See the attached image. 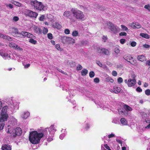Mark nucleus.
I'll return each instance as SVG.
<instances>
[{
  "label": "nucleus",
  "mask_w": 150,
  "mask_h": 150,
  "mask_svg": "<svg viewBox=\"0 0 150 150\" xmlns=\"http://www.w3.org/2000/svg\"><path fill=\"white\" fill-rule=\"evenodd\" d=\"M47 132V129H45L41 133H38L36 131H33L30 132L29 140L33 144L38 143L40 139L43 136H46Z\"/></svg>",
  "instance_id": "1"
},
{
  "label": "nucleus",
  "mask_w": 150,
  "mask_h": 150,
  "mask_svg": "<svg viewBox=\"0 0 150 150\" xmlns=\"http://www.w3.org/2000/svg\"><path fill=\"white\" fill-rule=\"evenodd\" d=\"M72 15L75 18L79 21H84L86 17L83 12L76 8H72L71 10Z\"/></svg>",
  "instance_id": "2"
},
{
  "label": "nucleus",
  "mask_w": 150,
  "mask_h": 150,
  "mask_svg": "<svg viewBox=\"0 0 150 150\" xmlns=\"http://www.w3.org/2000/svg\"><path fill=\"white\" fill-rule=\"evenodd\" d=\"M6 131L7 133H10L12 136L15 137L16 136H19L22 133L21 129L20 127H17L16 129L8 126L6 128Z\"/></svg>",
  "instance_id": "3"
},
{
  "label": "nucleus",
  "mask_w": 150,
  "mask_h": 150,
  "mask_svg": "<svg viewBox=\"0 0 150 150\" xmlns=\"http://www.w3.org/2000/svg\"><path fill=\"white\" fill-rule=\"evenodd\" d=\"M28 3L32 6H33L37 10L40 11L45 10V6L40 2L38 1L37 0H29Z\"/></svg>",
  "instance_id": "4"
},
{
  "label": "nucleus",
  "mask_w": 150,
  "mask_h": 150,
  "mask_svg": "<svg viewBox=\"0 0 150 150\" xmlns=\"http://www.w3.org/2000/svg\"><path fill=\"white\" fill-rule=\"evenodd\" d=\"M45 129H47L48 133H46L47 135H46V136H43V137L45 138L46 139L47 138L48 141L50 142L53 140L52 138L56 130L54 128V126L53 125H52L48 128H47Z\"/></svg>",
  "instance_id": "5"
},
{
  "label": "nucleus",
  "mask_w": 150,
  "mask_h": 150,
  "mask_svg": "<svg viewBox=\"0 0 150 150\" xmlns=\"http://www.w3.org/2000/svg\"><path fill=\"white\" fill-rule=\"evenodd\" d=\"M6 101L8 104L11 105V108L15 110H17L18 109V103L16 101L13 100L12 97L7 98Z\"/></svg>",
  "instance_id": "6"
},
{
  "label": "nucleus",
  "mask_w": 150,
  "mask_h": 150,
  "mask_svg": "<svg viewBox=\"0 0 150 150\" xmlns=\"http://www.w3.org/2000/svg\"><path fill=\"white\" fill-rule=\"evenodd\" d=\"M135 76L133 77V79H129L127 80L126 79L125 80V83H127L129 87H131L134 86L136 83V81L135 79Z\"/></svg>",
  "instance_id": "7"
},
{
  "label": "nucleus",
  "mask_w": 150,
  "mask_h": 150,
  "mask_svg": "<svg viewBox=\"0 0 150 150\" xmlns=\"http://www.w3.org/2000/svg\"><path fill=\"white\" fill-rule=\"evenodd\" d=\"M0 55L5 59H13L12 54H8L5 53L4 50H0Z\"/></svg>",
  "instance_id": "8"
},
{
  "label": "nucleus",
  "mask_w": 150,
  "mask_h": 150,
  "mask_svg": "<svg viewBox=\"0 0 150 150\" xmlns=\"http://www.w3.org/2000/svg\"><path fill=\"white\" fill-rule=\"evenodd\" d=\"M106 25L112 32L114 33H115L116 32L117 30V28H118L116 26L114 25L112 23L110 22H108L106 23Z\"/></svg>",
  "instance_id": "9"
},
{
  "label": "nucleus",
  "mask_w": 150,
  "mask_h": 150,
  "mask_svg": "<svg viewBox=\"0 0 150 150\" xmlns=\"http://www.w3.org/2000/svg\"><path fill=\"white\" fill-rule=\"evenodd\" d=\"M123 58L132 64L134 65L136 64V60H133L132 62L130 61L133 59V58L129 55H125L123 56Z\"/></svg>",
  "instance_id": "10"
},
{
  "label": "nucleus",
  "mask_w": 150,
  "mask_h": 150,
  "mask_svg": "<svg viewBox=\"0 0 150 150\" xmlns=\"http://www.w3.org/2000/svg\"><path fill=\"white\" fill-rule=\"evenodd\" d=\"M25 14L26 15L31 17L36 18L38 15V14L35 12H33L30 10H26L25 11Z\"/></svg>",
  "instance_id": "11"
},
{
  "label": "nucleus",
  "mask_w": 150,
  "mask_h": 150,
  "mask_svg": "<svg viewBox=\"0 0 150 150\" xmlns=\"http://www.w3.org/2000/svg\"><path fill=\"white\" fill-rule=\"evenodd\" d=\"M97 52L100 53H102L105 55H109L110 54V51L108 49L105 48L99 47L97 49Z\"/></svg>",
  "instance_id": "12"
},
{
  "label": "nucleus",
  "mask_w": 150,
  "mask_h": 150,
  "mask_svg": "<svg viewBox=\"0 0 150 150\" xmlns=\"http://www.w3.org/2000/svg\"><path fill=\"white\" fill-rule=\"evenodd\" d=\"M8 117L7 114H1L0 116V121L4 122L5 121L7 120Z\"/></svg>",
  "instance_id": "13"
},
{
  "label": "nucleus",
  "mask_w": 150,
  "mask_h": 150,
  "mask_svg": "<svg viewBox=\"0 0 150 150\" xmlns=\"http://www.w3.org/2000/svg\"><path fill=\"white\" fill-rule=\"evenodd\" d=\"M118 112L120 115H124L125 116H127L128 115V112H126L124 107L123 108L122 107H120L118 109Z\"/></svg>",
  "instance_id": "14"
},
{
  "label": "nucleus",
  "mask_w": 150,
  "mask_h": 150,
  "mask_svg": "<svg viewBox=\"0 0 150 150\" xmlns=\"http://www.w3.org/2000/svg\"><path fill=\"white\" fill-rule=\"evenodd\" d=\"M129 25L133 28H139L141 27V25L138 23L135 22L130 23Z\"/></svg>",
  "instance_id": "15"
},
{
  "label": "nucleus",
  "mask_w": 150,
  "mask_h": 150,
  "mask_svg": "<svg viewBox=\"0 0 150 150\" xmlns=\"http://www.w3.org/2000/svg\"><path fill=\"white\" fill-rule=\"evenodd\" d=\"M11 30L14 36L18 37V36L20 35V33L18 31V29L16 28H12Z\"/></svg>",
  "instance_id": "16"
},
{
  "label": "nucleus",
  "mask_w": 150,
  "mask_h": 150,
  "mask_svg": "<svg viewBox=\"0 0 150 150\" xmlns=\"http://www.w3.org/2000/svg\"><path fill=\"white\" fill-rule=\"evenodd\" d=\"M33 28L35 32L38 34L41 33L42 29L34 25L33 27Z\"/></svg>",
  "instance_id": "17"
},
{
  "label": "nucleus",
  "mask_w": 150,
  "mask_h": 150,
  "mask_svg": "<svg viewBox=\"0 0 150 150\" xmlns=\"http://www.w3.org/2000/svg\"><path fill=\"white\" fill-rule=\"evenodd\" d=\"M0 38L5 39L9 41H11L12 39L9 36L4 35L0 33Z\"/></svg>",
  "instance_id": "18"
},
{
  "label": "nucleus",
  "mask_w": 150,
  "mask_h": 150,
  "mask_svg": "<svg viewBox=\"0 0 150 150\" xmlns=\"http://www.w3.org/2000/svg\"><path fill=\"white\" fill-rule=\"evenodd\" d=\"M30 115V113L28 112H24L21 115V117L24 119H26Z\"/></svg>",
  "instance_id": "19"
},
{
  "label": "nucleus",
  "mask_w": 150,
  "mask_h": 150,
  "mask_svg": "<svg viewBox=\"0 0 150 150\" xmlns=\"http://www.w3.org/2000/svg\"><path fill=\"white\" fill-rule=\"evenodd\" d=\"M2 150H11V148L10 145H5L2 146Z\"/></svg>",
  "instance_id": "20"
},
{
  "label": "nucleus",
  "mask_w": 150,
  "mask_h": 150,
  "mask_svg": "<svg viewBox=\"0 0 150 150\" xmlns=\"http://www.w3.org/2000/svg\"><path fill=\"white\" fill-rule=\"evenodd\" d=\"M121 123L123 125H128L127 120L124 118H122L120 120Z\"/></svg>",
  "instance_id": "21"
},
{
  "label": "nucleus",
  "mask_w": 150,
  "mask_h": 150,
  "mask_svg": "<svg viewBox=\"0 0 150 150\" xmlns=\"http://www.w3.org/2000/svg\"><path fill=\"white\" fill-rule=\"evenodd\" d=\"M121 90V88L119 87H118L115 86L114 87L113 91L115 93H117L120 92Z\"/></svg>",
  "instance_id": "22"
},
{
  "label": "nucleus",
  "mask_w": 150,
  "mask_h": 150,
  "mask_svg": "<svg viewBox=\"0 0 150 150\" xmlns=\"http://www.w3.org/2000/svg\"><path fill=\"white\" fill-rule=\"evenodd\" d=\"M52 27L54 28L57 29H60L62 27L61 25L59 23L56 22L53 24Z\"/></svg>",
  "instance_id": "23"
},
{
  "label": "nucleus",
  "mask_w": 150,
  "mask_h": 150,
  "mask_svg": "<svg viewBox=\"0 0 150 150\" xmlns=\"http://www.w3.org/2000/svg\"><path fill=\"white\" fill-rule=\"evenodd\" d=\"M123 106L126 112H127L128 111H131L132 110V108L128 105H125Z\"/></svg>",
  "instance_id": "24"
},
{
  "label": "nucleus",
  "mask_w": 150,
  "mask_h": 150,
  "mask_svg": "<svg viewBox=\"0 0 150 150\" xmlns=\"http://www.w3.org/2000/svg\"><path fill=\"white\" fill-rule=\"evenodd\" d=\"M8 108L7 106H5L3 107L1 110V114H7V112L8 111Z\"/></svg>",
  "instance_id": "25"
},
{
  "label": "nucleus",
  "mask_w": 150,
  "mask_h": 150,
  "mask_svg": "<svg viewBox=\"0 0 150 150\" xmlns=\"http://www.w3.org/2000/svg\"><path fill=\"white\" fill-rule=\"evenodd\" d=\"M138 59L141 62H143L146 60L145 57L143 55H139L137 57Z\"/></svg>",
  "instance_id": "26"
},
{
  "label": "nucleus",
  "mask_w": 150,
  "mask_h": 150,
  "mask_svg": "<svg viewBox=\"0 0 150 150\" xmlns=\"http://www.w3.org/2000/svg\"><path fill=\"white\" fill-rule=\"evenodd\" d=\"M140 35L142 37L146 38V39L150 38V35H149L146 33H141L140 34Z\"/></svg>",
  "instance_id": "27"
},
{
  "label": "nucleus",
  "mask_w": 150,
  "mask_h": 150,
  "mask_svg": "<svg viewBox=\"0 0 150 150\" xmlns=\"http://www.w3.org/2000/svg\"><path fill=\"white\" fill-rule=\"evenodd\" d=\"M11 2L16 6L18 7H20L21 5V3L18 2L14 0H12Z\"/></svg>",
  "instance_id": "28"
},
{
  "label": "nucleus",
  "mask_w": 150,
  "mask_h": 150,
  "mask_svg": "<svg viewBox=\"0 0 150 150\" xmlns=\"http://www.w3.org/2000/svg\"><path fill=\"white\" fill-rule=\"evenodd\" d=\"M70 14V11H65L63 14V16L65 17H67L69 16Z\"/></svg>",
  "instance_id": "29"
},
{
  "label": "nucleus",
  "mask_w": 150,
  "mask_h": 150,
  "mask_svg": "<svg viewBox=\"0 0 150 150\" xmlns=\"http://www.w3.org/2000/svg\"><path fill=\"white\" fill-rule=\"evenodd\" d=\"M88 73V70L86 69H83L81 71V74L82 76H85Z\"/></svg>",
  "instance_id": "30"
},
{
  "label": "nucleus",
  "mask_w": 150,
  "mask_h": 150,
  "mask_svg": "<svg viewBox=\"0 0 150 150\" xmlns=\"http://www.w3.org/2000/svg\"><path fill=\"white\" fill-rule=\"evenodd\" d=\"M9 46L14 49H15L16 47H17V45L13 42L9 43L8 45Z\"/></svg>",
  "instance_id": "31"
},
{
  "label": "nucleus",
  "mask_w": 150,
  "mask_h": 150,
  "mask_svg": "<svg viewBox=\"0 0 150 150\" xmlns=\"http://www.w3.org/2000/svg\"><path fill=\"white\" fill-rule=\"evenodd\" d=\"M26 37L28 38H30V39L31 38H33L34 39L35 38V36H34L33 34H30V33L28 32V34H27Z\"/></svg>",
  "instance_id": "32"
},
{
  "label": "nucleus",
  "mask_w": 150,
  "mask_h": 150,
  "mask_svg": "<svg viewBox=\"0 0 150 150\" xmlns=\"http://www.w3.org/2000/svg\"><path fill=\"white\" fill-rule=\"evenodd\" d=\"M28 32H26L22 31L20 33V35L18 36V37H21L22 36L26 37Z\"/></svg>",
  "instance_id": "33"
},
{
  "label": "nucleus",
  "mask_w": 150,
  "mask_h": 150,
  "mask_svg": "<svg viewBox=\"0 0 150 150\" xmlns=\"http://www.w3.org/2000/svg\"><path fill=\"white\" fill-rule=\"evenodd\" d=\"M105 81H110L111 82H113V80L109 76L105 78Z\"/></svg>",
  "instance_id": "34"
},
{
  "label": "nucleus",
  "mask_w": 150,
  "mask_h": 150,
  "mask_svg": "<svg viewBox=\"0 0 150 150\" xmlns=\"http://www.w3.org/2000/svg\"><path fill=\"white\" fill-rule=\"evenodd\" d=\"M66 38V39H67L70 41V42H69V43H74L75 42V40H74V39H73L72 38H69V37H68V38Z\"/></svg>",
  "instance_id": "35"
},
{
  "label": "nucleus",
  "mask_w": 150,
  "mask_h": 150,
  "mask_svg": "<svg viewBox=\"0 0 150 150\" xmlns=\"http://www.w3.org/2000/svg\"><path fill=\"white\" fill-rule=\"evenodd\" d=\"M141 113L143 118L144 119L147 118V115L146 113L144 112H142Z\"/></svg>",
  "instance_id": "36"
},
{
  "label": "nucleus",
  "mask_w": 150,
  "mask_h": 150,
  "mask_svg": "<svg viewBox=\"0 0 150 150\" xmlns=\"http://www.w3.org/2000/svg\"><path fill=\"white\" fill-rule=\"evenodd\" d=\"M72 35L74 37H76L79 36V33L77 31L75 30L73 31Z\"/></svg>",
  "instance_id": "37"
},
{
  "label": "nucleus",
  "mask_w": 150,
  "mask_h": 150,
  "mask_svg": "<svg viewBox=\"0 0 150 150\" xmlns=\"http://www.w3.org/2000/svg\"><path fill=\"white\" fill-rule=\"evenodd\" d=\"M34 39L33 38L30 39L29 40V42L32 44H35L37 42V41L36 40H34Z\"/></svg>",
  "instance_id": "38"
},
{
  "label": "nucleus",
  "mask_w": 150,
  "mask_h": 150,
  "mask_svg": "<svg viewBox=\"0 0 150 150\" xmlns=\"http://www.w3.org/2000/svg\"><path fill=\"white\" fill-rule=\"evenodd\" d=\"M114 51L117 54H118L120 52L119 47H116L114 49Z\"/></svg>",
  "instance_id": "39"
},
{
  "label": "nucleus",
  "mask_w": 150,
  "mask_h": 150,
  "mask_svg": "<svg viewBox=\"0 0 150 150\" xmlns=\"http://www.w3.org/2000/svg\"><path fill=\"white\" fill-rule=\"evenodd\" d=\"M4 125V122H3L0 121V130L3 129Z\"/></svg>",
  "instance_id": "40"
},
{
  "label": "nucleus",
  "mask_w": 150,
  "mask_h": 150,
  "mask_svg": "<svg viewBox=\"0 0 150 150\" xmlns=\"http://www.w3.org/2000/svg\"><path fill=\"white\" fill-rule=\"evenodd\" d=\"M145 93L146 95L148 96L150 95V89H147L145 91Z\"/></svg>",
  "instance_id": "41"
},
{
  "label": "nucleus",
  "mask_w": 150,
  "mask_h": 150,
  "mask_svg": "<svg viewBox=\"0 0 150 150\" xmlns=\"http://www.w3.org/2000/svg\"><path fill=\"white\" fill-rule=\"evenodd\" d=\"M95 76V73L93 71H91L89 74V76L91 78Z\"/></svg>",
  "instance_id": "42"
},
{
  "label": "nucleus",
  "mask_w": 150,
  "mask_h": 150,
  "mask_svg": "<svg viewBox=\"0 0 150 150\" xmlns=\"http://www.w3.org/2000/svg\"><path fill=\"white\" fill-rule=\"evenodd\" d=\"M144 8H145L147 9L148 11H150V5L149 4H147L145 5Z\"/></svg>",
  "instance_id": "43"
},
{
  "label": "nucleus",
  "mask_w": 150,
  "mask_h": 150,
  "mask_svg": "<svg viewBox=\"0 0 150 150\" xmlns=\"http://www.w3.org/2000/svg\"><path fill=\"white\" fill-rule=\"evenodd\" d=\"M121 26L123 30L127 31L128 30V28L127 27L124 25H121Z\"/></svg>",
  "instance_id": "44"
},
{
  "label": "nucleus",
  "mask_w": 150,
  "mask_h": 150,
  "mask_svg": "<svg viewBox=\"0 0 150 150\" xmlns=\"http://www.w3.org/2000/svg\"><path fill=\"white\" fill-rule=\"evenodd\" d=\"M143 128H144V130H146L149 129H150V123L149 124L145 127H143Z\"/></svg>",
  "instance_id": "45"
},
{
  "label": "nucleus",
  "mask_w": 150,
  "mask_h": 150,
  "mask_svg": "<svg viewBox=\"0 0 150 150\" xmlns=\"http://www.w3.org/2000/svg\"><path fill=\"white\" fill-rule=\"evenodd\" d=\"M43 33L44 34H46L48 32V29L46 28H43Z\"/></svg>",
  "instance_id": "46"
},
{
  "label": "nucleus",
  "mask_w": 150,
  "mask_h": 150,
  "mask_svg": "<svg viewBox=\"0 0 150 150\" xmlns=\"http://www.w3.org/2000/svg\"><path fill=\"white\" fill-rule=\"evenodd\" d=\"M6 5L7 7H9L11 9H12L13 7V6L11 4H6Z\"/></svg>",
  "instance_id": "47"
},
{
  "label": "nucleus",
  "mask_w": 150,
  "mask_h": 150,
  "mask_svg": "<svg viewBox=\"0 0 150 150\" xmlns=\"http://www.w3.org/2000/svg\"><path fill=\"white\" fill-rule=\"evenodd\" d=\"M47 37L50 40H51L53 38L52 34L50 33H49L47 34Z\"/></svg>",
  "instance_id": "48"
},
{
  "label": "nucleus",
  "mask_w": 150,
  "mask_h": 150,
  "mask_svg": "<svg viewBox=\"0 0 150 150\" xmlns=\"http://www.w3.org/2000/svg\"><path fill=\"white\" fill-rule=\"evenodd\" d=\"M15 49L17 50L20 51H22L23 50V49L20 46H18L17 45V47H16Z\"/></svg>",
  "instance_id": "49"
},
{
  "label": "nucleus",
  "mask_w": 150,
  "mask_h": 150,
  "mask_svg": "<svg viewBox=\"0 0 150 150\" xmlns=\"http://www.w3.org/2000/svg\"><path fill=\"white\" fill-rule=\"evenodd\" d=\"M82 68V66L80 64H78L77 67L76 69L77 70H80Z\"/></svg>",
  "instance_id": "50"
},
{
  "label": "nucleus",
  "mask_w": 150,
  "mask_h": 150,
  "mask_svg": "<svg viewBox=\"0 0 150 150\" xmlns=\"http://www.w3.org/2000/svg\"><path fill=\"white\" fill-rule=\"evenodd\" d=\"M123 81V79L121 77H119L117 79V82L119 83H121Z\"/></svg>",
  "instance_id": "51"
},
{
  "label": "nucleus",
  "mask_w": 150,
  "mask_h": 150,
  "mask_svg": "<svg viewBox=\"0 0 150 150\" xmlns=\"http://www.w3.org/2000/svg\"><path fill=\"white\" fill-rule=\"evenodd\" d=\"M18 17L16 16H14L13 18V20L14 21H18Z\"/></svg>",
  "instance_id": "52"
},
{
  "label": "nucleus",
  "mask_w": 150,
  "mask_h": 150,
  "mask_svg": "<svg viewBox=\"0 0 150 150\" xmlns=\"http://www.w3.org/2000/svg\"><path fill=\"white\" fill-rule=\"evenodd\" d=\"M56 48L58 50H61V48L60 47V46L59 44H56L55 46Z\"/></svg>",
  "instance_id": "53"
},
{
  "label": "nucleus",
  "mask_w": 150,
  "mask_h": 150,
  "mask_svg": "<svg viewBox=\"0 0 150 150\" xmlns=\"http://www.w3.org/2000/svg\"><path fill=\"white\" fill-rule=\"evenodd\" d=\"M45 16L44 15H42L39 18V20L41 21H43L44 19Z\"/></svg>",
  "instance_id": "54"
},
{
  "label": "nucleus",
  "mask_w": 150,
  "mask_h": 150,
  "mask_svg": "<svg viewBox=\"0 0 150 150\" xmlns=\"http://www.w3.org/2000/svg\"><path fill=\"white\" fill-rule=\"evenodd\" d=\"M146 123L150 124V119L146 118L144 119Z\"/></svg>",
  "instance_id": "55"
},
{
  "label": "nucleus",
  "mask_w": 150,
  "mask_h": 150,
  "mask_svg": "<svg viewBox=\"0 0 150 150\" xmlns=\"http://www.w3.org/2000/svg\"><path fill=\"white\" fill-rule=\"evenodd\" d=\"M112 75L114 76H117V73L115 71H113L112 72Z\"/></svg>",
  "instance_id": "56"
},
{
  "label": "nucleus",
  "mask_w": 150,
  "mask_h": 150,
  "mask_svg": "<svg viewBox=\"0 0 150 150\" xmlns=\"http://www.w3.org/2000/svg\"><path fill=\"white\" fill-rule=\"evenodd\" d=\"M136 42L134 41L132 42L131 43V45L133 47H134L136 46Z\"/></svg>",
  "instance_id": "57"
},
{
  "label": "nucleus",
  "mask_w": 150,
  "mask_h": 150,
  "mask_svg": "<svg viewBox=\"0 0 150 150\" xmlns=\"http://www.w3.org/2000/svg\"><path fill=\"white\" fill-rule=\"evenodd\" d=\"M64 33L67 34H69L70 33V30L68 29H66L64 30Z\"/></svg>",
  "instance_id": "58"
},
{
  "label": "nucleus",
  "mask_w": 150,
  "mask_h": 150,
  "mask_svg": "<svg viewBox=\"0 0 150 150\" xmlns=\"http://www.w3.org/2000/svg\"><path fill=\"white\" fill-rule=\"evenodd\" d=\"M94 81L96 83H98L99 82V79L98 78H96L94 79Z\"/></svg>",
  "instance_id": "59"
},
{
  "label": "nucleus",
  "mask_w": 150,
  "mask_h": 150,
  "mask_svg": "<svg viewBox=\"0 0 150 150\" xmlns=\"http://www.w3.org/2000/svg\"><path fill=\"white\" fill-rule=\"evenodd\" d=\"M97 64L100 67H102L103 65L100 61H97L96 62Z\"/></svg>",
  "instance_id": "60"
},
{
  "label": "nucleus",
  "mask_w": 150,
  "mask_h": 150,
  "mask_svg": "<svg viewBox=\"0 0 150 150\" xmlns=\"http://www.w3.org/2000/svg\"><path fill=\"white\" fill-rule=\"evenodd\" d=\"M65 136V134L64 133H63L62 134H61L60 136H59V138L61 139H63V138Z\"/></svg>",
  "instance_id": "61"
},
{
  "label": "nucleus",
  "mask_w": 150,
  "mask_h": 150,
  "mask_svg": "<svg viewBox=\"0 0 150 150\" xmlns=\"http://www.w3.org/2000/svg\"><path fill=\"white\" fill-rule=\"evenodd\" d=\"M23 65L24 66V68L25 69H27L28 68L30 65V64H23Z\"/></svg>",
  "instance_id": "62"
},
{
  "label": "nucleus",
  "mask_w": 150,
  "mask_h": 150,
  "mask_svg": "<svg viewBox=\"0 0 150 150\" xmlns=\"http://www.w3.org/2000/svg\"><path fill=\"white\" fill-rule=\"evenodd\" d=\"M119 35L120 36H126L127 35V33L125 32H122Z\"/></svg>",
  "instance_id": "63"
},
{
  "label": "nucleus",
  "mask_w": 150,
  "mask_h": 150,
  "mask_svg": "<svg viewBox=\"0 0 150 150\" xmlns=\"http://www.w3.org/2000/svg\"><path fill=\"white\" fill-rule=\"evenodd\" d=\"M102 38L103 39V40L104 42H106V40H107V36H103Z\"/></svg>",
  "instance_id": "64"
}]
</instances>
